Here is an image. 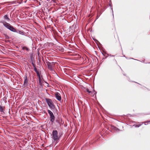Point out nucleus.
<instances>
[{
	"label": "nucleus",
	"mask_w": 150,
	"mask_h": 150,
	"mask_svg": "<svg viewBox=\"0 0 150 150\" xmlns=\"http://www.w3.org/2000/svg\"><path fill=\"white\" fill-rule=\"evenodd\" d=\"M61 137V135H58L57 131L56 130H53L52 133V138L57 142H58Z\"/></svg>",
	"instance_id": "f257e3e1"
},
{
	"label": "nucleus",
	"mask_w": 150,
	"mask_h": 150,
	"mask_svg": "<svg viewBox=\"0 0 150 150\" xmlns=\"http://www.w3.org/2000/svg\"><path fill=\"white\" fill-rule=\"evenodd\" d=\"M1 23H3L4 26L9 29L10 31H12L14 32H17L16 29L14 28L13 26L10 25V24L6 22H2Z\"/></svg>",
	"instance_id": "f03ea898"
},
{
	"label": "nucleus",
	"mask_w": 150,
	"mask_h": 150,
	"mask_svg": "<svg viewBox=\"0 0 150 150\" xmlns=\"http://www.w3.org/2000/svg\"><path fill=\"white\" fill-rule=\"evenodd\" d=\"M46 102L49 107L51 109H54V104L52 100L49 98L46 99Z\"/></svg>",
	"instance_id": "7ed1b4c3"
},
{
	"label": "nucleus",
	"mask_w": 150,
	"mask_h": 150,
	"mask_svg": "<svg viewBox=\"0 0 150 150\" xmlns=\"http://www.w3.org/2000/svg\"><path fill=\"white\" fill-rule=\"evenodd\" d=\"M48 112L50 116V121L53 123L54 121L55 117L52 112L50 110H48Z\"/></svg>",
	"instance_id": "20e7f679"
},
{
	"label": "nucleus",
	"mask_w": 150,
	"mask_h": 150,
	"mask_svg": "<svg viewBox=\"0 0 150 150\" xmlns=\"http://www.w3.org/2000/svg\"><path fill=\"white\" fill-rule=\"evenodd\" d=\"M48 68L51 71H54L53 67H54V62L47 63Z\"/></svg>",
	"instance_id": "39448f33"
},
{
	"label": "nucleus",
	"mask_w": 150,
	"mask_h": 150,
	"mask_svg": "<svg viewBox=\"0 0 150 150\" xmlns=\"http://www.w3.org/2000/svg\"><path fill=\"white\" fill-rule=\"evenodd\" d=\"M78 26L77 25H75L72 26H70L69 28V30L71 33L74 32L77 30Z\"/></svg>",
	"instance_id": "423d86ee"
},
{
	"label": "nucleus",
	"mask_w": 150,
	"mask_h": 150,
	"mask_svg": "<svg viewBox=\"0 0 150 150\" xmlns=\"http://www.w3.org/2000/svg\"><path fill=\"white\" fill-rule=\"evenodd\" d=\"M24 81L23 85L25 86H26L28 83V76L27 74H26L24 77Z\"/></svg>",
	"instance_id": "0eeeda50"
},
{
	"label": "nucleus",
	"mask_w": 150,
	"mask_h": 150,
	"mask_svg": "<svg viewBox=\"0 0 150 150\" xmlns=\"http://www.w3.org/2000/svg\"><path fill=\"white\" fill-rule=\"evenodd\" d=\"M55 96L56 99L59 101L61 100L62 98L61 95L59 93L56 92L55 93Z\"/></svg>",
	"instance_id": "6e6552de"
},
{
	"label": "nucleus",
	"mask_w": 150,
	"mask_h": 150,
	"mask_svg": "<svg viewBox=\"0 0 150 150\" xmlns=\"http://www.w3.org/2000/svg\"><path fill=\"white\" fill-rule=\"evenodd\" d=\"M4 18L5 20H7V21H9L10 19L9 18L8 16L7 15H5L4 16Z\"/></svg>",
	"instance_id": "1a4fd4ad"
},
{
	"label": "nucleus",
	"mask_w": 150,
	"mask_h": 150,
	"mask_svg": "<svg viewBox=\"0 0 150 150\" xmlns=\"http://www.w3.org/2000/svg\"><path fill=\"white\" fill-rule=\"evenodd\" d=\"M31 63H32L33 67H36L35 64V62H34V61L33 59L32 58H31Z\"/></svg>",
	"instance_id": "9d476101"
},
{
	"label": "nucleus",
	"mask_w": 150,
	"mask_h": 150,
	"mask_svg": "<svg viewBox=\"0 0 150 150\" xmlns=\"http://www.w3.org/2000/svg\"><path fill=\"white\" fill-rule=\"evenodd\" d=\"M5 107L4 106L0 105V111L1 112H3L4 111V109Z\"/></svg>",
	"instance_id": "9b49d317"
},
{
	"label": "nucleus",
	"mask_w": 150,
	"mask_h": 150,
	"mask_svg": "<svg viewBox=\"0 0 150 150\" xmlns=\"http://www.w3.org/2000/svg\"><path fill=\"white\" fill-rule=\"evenodd\" d=\"M39 83L40 85L41 86H42L43 85V81L42 80H42H40H40H39Z\"/></svg>",
	"instance_id": "f8f14e48"
},
{
	"label": "nucleus",
	"mask_w": 150,
	"mask_h": 150,
	"mask_svg": "<svg viewBox=\"0 0 150 150\" xmlns=\"http://www.w3.org/2000/svg\"><path fill=\"white\" fill-rule=\"evenodd\" d=\"M112 129L115 130L116 131H119V129H118L117 128L115 127H114V126H112Z\"/></svg>",
	"instance_id": "ddd939ff"
},
{
	"label": "nucleus",
	"mask_w": 150,
	"mask_h": 150,
	"mask_svg": "<svg viewBox=\"0 0 150 150\" xmlns=\"http://www.w3.org/2000/svg\"><path fill=\"white\" fill-rule=\"evenodd\" d=\"M23 50H26L27 51H28L29 50V48L26 47H23Z\"/></svg>",
	"instance_id": "4468645a"
},
{
	"label": "nucleus",
	"mask_w": 150,
	"mask_h": 150,
	"mask_svg": "<svg viewBox=\"0 0 150 150\" xmlns=\"http://www.w3.org/2000/svg\"><path fill=\"white\" fill-rule=\"evenodd\" d=\"M143 124V122H141V123L140 124H139V125H136V126H135V127H140V126H141V125H142V124Z\"/></svg>",
	"instance_id": "2eb2a0df"
},
{
	"label": "nucleus",
	"mask_w": 150,
	"mask_h": 150,
	"mask_svg": "<svg viewBox=\"0 0 150 150\" xmlns=\"http://www.w3.org/2000/svg\"><path fill=\"white\" fill-rule=\"evenodd\" d=\"M18 33L19 34L22 35H23L24 34V33L23 32L21 31H19Z\"/></svg>",
	"instance_id": "dca6fc26"
},
{
	"label": "nucleus",
	"mask_w": 150,
	"mask_h": 150,
	"mask_svg": "<svg viewBox=\"0 0 150 150\" xmlns=\"http://www.w3.org/2000/svg\"><path fill=\"white\" fill-rule=\"evenodd\" d=\"M34 67V71L36 72V73L37 72H38V71L37 70V69L36 67Z\"/></svg>",
	"instance_id": "f3484780"
},
{
	"label": "nucleus",
	"mask_w": 150,
	"mask_h": 150,
	"mask_svg": "<svg viewBox=\"0 0 150 150\" xmlns=\"http://www.w3.org/2000/svg\"><path fill=\"white\" fill-rule=\"evenodd\" d=\"M86 91L88 92L89 93H91V91H89V89L88 88H87L86 89Z\"/></svg>",
	"instance_id": "a211bd4d"
},
{
	"label": "nucleus",
	"mask_w": 150,
	"mask_h": 150,
	"mask_svg": "<svg viewBox=\"0 0 150 150\" xmlns=\"http://www.w3.org/2000/svg\"><path fill=\"white\" fill-rule=\"evenodd\" d=\"M36 73L37 74V76H38V77H40V74L39 71L37 72Z\"/></svg>",
	"instance_id": "6ab92c4d"
},
{
	"label": "nucleus",
	"mask_w": 150,
	"mask_h": 150,
	"mask_svg": "<svg viewBox=\"0 0 150 150\" xmlns=\"http://www.w3.org/2000/svg\"><path fill=\"white\" fill-rule=\"evenodd\" d=\"M64 50V49L63 48H61L60 50V51L62 52H63Z\"/></svg>",
	"instance_id": "aec40b11"
},
{
	"label": "nucleus",
	"mask_w": 150,
	"mask_h": 150,
	"mask_svg": "<svg viewBox=\"0 0 150 150\" xmlns=\"http://www.w3.org/2000/svg\"><path fill=\"white\" fill-rule=\"evenodd\" d=\"M38 78H39V80H40H40H42V79H41V77L40 76V77H38Z\"/></svg>",
	"instance_id": "412c9836"
},
{
	"label": "nucleus",
	"mask_w": 150,
	"mask_h": 150,
	"mask_svg": "<svg viewBox=\"0 0 150 150\" xmlns=\"http://www.w3.org/2000/svg\"><path fill=\"white\" fill-rule=\"evenodd\" d=\"M5 37H6V38H7V37H8V35L6 34H5Z\"/></svg>",
	"instance_id": "4be33fe9"
},
{
	"label": "nucleus",
	"mask_w": 150,
	"mask_h": 150,
	"mask_svg": "<svg viewBox=\"0 0 150 150\" xmlns=\"http://www.w3.org/2000/svg\"><path fill=\"white\" fill-rule=\"evenodd\" d=\"M148 122H150V121H148V122H144V123H145Z\"/></svg>",
	"instance_id": "5701e85b"
}]
</instances>
